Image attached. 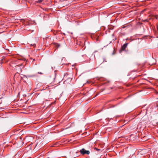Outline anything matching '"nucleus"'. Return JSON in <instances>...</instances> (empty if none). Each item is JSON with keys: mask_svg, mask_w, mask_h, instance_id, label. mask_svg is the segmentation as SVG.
I'll return each instance as SVG.
<instances>
[{"mask_svg": "<svg viewBox=\"0 0 158 158\" xmlns=\"http://www.w3.org/2000/svg\"><path fill=\"white\" fill-rule=\"evenodd\" d=\"M56 73H55V77L54 78L53 81L51 82V84L53 85H56L60 82V81L58 80L56 77Z\"/></svg>", "mask_w": 158, "mask_h": 158, "instance_id": "1", "label": "nucleus"}, {"mask_svg": "<svg viewBox=\"0 0 158 158\" xmlns=\"http://www.w3.org/2000/svg\"><path fill=\"white\" fill-rule=\"evenodd\" d=\"M80 153L83 155L85 154L89 155L90 154V152L89 151L86 150L84 148H82L80 151Z\"/></svg>", "mask_w": 158, "mask_h": 158, "instance_id": "2", "label": "nucleus"}, {"mask_svg": "<svg viewBox=\"0 0 158 158\" xmlns=\"http://www.w3.org/2000/svg\"><path fill=\"white\" fill-rule=\"evenodd\" d=\"M41 142L40 141H39L36 144L35 148V149L36 150H37L41 147L43 146V143L41 144Z\"/></svg>", "mask_w": 158, "mask_h": 158, "instance_id": "3", "label": "nucleus"}, {"mask_svg": "<svg viewBox=\"0 0 158 158\" xmlns=\"http://www.w3.org/2000/svg\"><path fill=\"white\" fill-rule=\"evenodd\" d=\"M128 44V43H126L124 44L122 46L121 48V50L122 51L124 50L127 47Z\"/></svg>", "mask_w": 158, "mask_h": 158, "instance_id": "4", "label": "nucleus"}, {"mask_svg": "<svg viewBox=\"0 0 158 158\" xmlns=\"http://www.w3.org/2000/svg\"><path fill=\"white\" fill-rule=\"evenodd\" d=\"M55 47H56L57 48H58L60 46V45L59 44H58V43H55Z\"/></svg>", "mask_w": 158, "mask_h": 158, "instance_id": "5", "label": "nucleus"}, {"mask_svg": "<svg viewBox=\"0 0 158 158\" xmlns=\"http://www.w3.org/2000/svg\"><path fill=\"white\" fill-rule=\"evenodd\" d=\"M36 44V43H33V44H30L31 46H33L34 47H35V46Z\"/></svg>", "mask_w": 158, "mask_h": 158, "instance_id": "6", "label": "nucleus"}, {"mask_svg": "<svg viewBox=\"0 0 158 158\" xmlns=\"http://www.w3.org/2000/svg\"><path fill=\"white\" fill-rule=\"evenodd\" d=\"M59 143L58 142L56 143H55L52 146L53 147H55L56 146L57 144H58Z\"/></svg>", "mask_w": 158, "mask_h": 158, "instance_id": "7", "label": "nucleus"}, {"mask_svg": "<svg viewBox=\"0 0 158 158\" xmlns=\"http://www.w3.org/2000/svg\"><path fill=\"white\" fill-rule=\"evenodd\" d=\"M94 149L96 151H100L101 150L100 149H98L97 148H94Z\"/></svg>", "mask_w": 158, "mask_h": 158, "instance_id": "8", "label": "nucleus"}, {"mask_svg": "<svg viewBox=\"0 0 158 158\" xmlns=\"http://www.w3.org/2000/svg\"><path fill=\"white\" fill-rule=\"evenodd\" d=\"M43 1V0H38V3H41Z\"/></svg>", "mask_w": 158, "mask_h": 158, "instance_id": "9", "label": "nucleus"}, {"mask_svg": "<svg viewBox=\"0 0 158 158\" xmlns=\"http://www.w3.org/2000/svg\"><path fill=\"white\" fill-rule=\"evenodd\" d=\"M22 65V64H20V65H17L16 66V68H17L18 67H19L20 66H21Z\"/></svg>", "mask_w": 158, "mask_h": 158, "instance_id": "10", "label": "nucleus"}, {"mask_svg": "<svg viewBox=\"0 0 158 158\" xmlns=\"http://www.w3.org/2000/svg\"><path fill=\"white\" fill-rule=\"evenodd\" d=\"M154 17L155 18H156V19H157V18L158 17V16H157V15H154Z\"/></svg>", "mask_w": 158, "mask_h": 158, "instance_id": "11", "label": "nucleus"}, {"mask_svg": "<svg viewBox=\"0 0 158 158\" xmlns=\"http://www.w3.org/2000/svg\"><path fill=\"white\" fill-rule=\"evenodd\" d=\"M38 73H39V74H42V73H41V72H38Z\"/></svg>", "mask_w": 158, "mask_h": 158, "instance_id": "12", "label": "nucleus"}, {"mask_svg": "<svg viewBox=\"0 0 158 158\" xmlns=\"http://www.w3.org/2000/svg\"><path fill=\"white\" fill-rule=\"evenodd\" d=\"M156 106H157V107H158V103H157V104H156Z\"/></svg>", "mask_w": 158, "mask_h": 158, "instance_id": "13", "label": "nucleus"}, {"mask_svg": "<svg viewBox=\"0 0 158 158\" xmlns=\"http://www.w3.org/2000/svg\"><path fill=\"white\" fill-rule=\"evenodd\" d=\"M85 56H86L85 55H83V57H85Z\"/></svg>", "mask_w": 158, "mask_h": 158, "instance_id": "14", "label": "nucleus"}]
</instances>
